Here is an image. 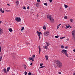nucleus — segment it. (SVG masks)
<instances>
[{"label": "nucleus", "instance_id": "nucleus-51", "mask_svg": "<svg viewBox=\"0 0 75 75\" xmlns=\"http://www.w3.org/2000/svg\"><path fill=\"white\" fill-rule=\"evenodd\" d=\"M67 41H69V39H67Z\"/></svg>", "mask_w": 75, "mask_h": 75}, {"label": "nucleus", "instance_id": "nucleus-15", "mask_svg": "<svg viewBox=\"0 0 75 75\" xmlns=\"http://www.w3.org/2000/svg\"><path fill=\"white\" fill-rule=\"evenodd\" d=\"M45 58L46 60L48 59V56H45Z\"/></svg>", "mask_w": 75, "mask_h": 75}, {"label": "nucleus", "instance_id": "nucleus-48", "mask_svg": "<svg viewBox=\"0 0 75 75\" xmlns=\"http://www.w3.org/2000/svg\"><path fill=\"white\" fill-rule=\"evenodd\" d=\"M73 51H74V52H75V49H74L73 50Z\"/></svg>", "mask_w": 75, "mask_h": 75}, {"label": "nucleus", "instance_id": "nucleus-19", "mask_svg": "<svg viewBox=\"0 0 75 75\" xmlns=\"http://www.w3.org/2000/svg\"><path fill=\"white\" fill-rule=\"evenodd\" d=\"M16 3H17L16 6H17L18 4H19V2L18 1H16Z\"/></svg>", "mask_w": 75, "mask_h": 75}, {"label": "nucleus", "instance_id": "nucleus-39", "mask_svg": "<svg viewBox=\"0 0 75 75\" xmlns=\"http://www.w3.org/2000/svg\"><path fill=\"white\" fill-rule=\"evenodd\" d=\"M69 27H70V28H72V26H70V25H69Z\"/></svg>", "mask_w": 75, "mask_h": 75}, {"label": "nucleus", "instance_id": "nucleus-27", "mask_svg": "<svg viewBox=\"0 0 75 75\" xmlns=\"http://www.w3.org/2000/svg\"><path fill=\"white\" fill-rule=\"evenodd\" d=\"M24 28V27H22L21 29V31H23V30Z\"/></svg>", "mask_w": 75, "mask_h": 75}, {"label": "nucleus", "instance_id": "nucleus-54", "mask_svg": "<svg viewBox=\"0 0 75 75\" xmlns=\"http://www.w3.org/2000/svg\"><path fill=\"white\" fill-rule=\"evenodd\" d=\"M61 10V8H60L59 9V10Z\"/></svg>", "mask_w": 75, "mask_h": 75}, {"label": "nucleus", "instance_id": "nucleus-41", "mask_svg": "<svg viewBox=\"0 0 75 75\" xmlns=\"http://www.w3.org/2000/svg\"><path fill=\"white\" fill-rule=\"evenodd\" d=\"M6 11L8 12V11H10L8 10H6Z\"/></svg>", "mask_w": 75, "mask_h": 75}, {"label": "nucleus", "instance_id": "nucleus-35", "mask_svg": "<svg viewBox=\"0 0 75 75\" xmlns=\"http://www.w3.org/2000/svg\"><path fill=\"white\" fill-rule=\"evenodd\" d=\"M23 8L24 10H25L26 9V8H25V6H23Z\"/></svg>", "mask_w": 75, "mask_h": 75}, {"label": "nucleus", "instance_id": "nucleus-10", "mask_svg": "<svg viewBox=\"0 0 75 75\" xmlns=\"http://www.w3.org/2000/svg\"><path fill=\"white\" fill-rule=\"evenodd\" d=\"M4 72L6 74H7V69H3Z\"/></svg>", "mask_w": 75, "mask_h": 75}, {"label": "nucleus", "instance_id": "nucleus-45", "mask_svg": "<svg viewBox=\"0 0 75 75\" xmlns=\"http://www.w3.org/2000/svg\"><path fill=\"white\" fill-rule=\"evenodd\" d=\"M26 68H27V67H24V69H26Z\"/></svg>", "mask_w": 75, "mask_h": 75}, {"label": "nucleus", "instance_id": "nucleus-56", "mask_svg": "<svg viewBox=\"0 0 75 75\" xmlns=\"http://www.w3.org/2000/svg\"><path fill=\"white\" fill-rule=\"evenodd\" d=\"M13 57L14 58H16V57H15V56L14 57V56H13Z\"/></svg>", "mask_w": 75, "mask_h": 75}, {"label": "nucleus", "instance_id": "nucleus-37", "mask_svg": "<svg viewBox=\"0 0 75 75\" xmlns=\"http://www.w3.org/2000/svg\"><path fill=\"white\" fill-rule=\"evenodd\" d=\"M37 1L38 2H40V0H37Z\"/></svg>", "mask_w": 75, "mask_h": 75}, {"label": "nucleus", "instance_id": "nucleus-9", "mask_svg": "<svg viewBox=\"0 0 75 75\" xmlns=\"http://www.w3.org/2000/svg\"><path fill=\"white\" fill-rule=\"evenodd\" d=\"M39 48V54H40V52H41V47H40V46H38Z\"/></svg>", "mask_w": 75, "mask_h": 75}, {"label": "nucleus", "instance_id": "nucleus-46", "mask_svg": "<svg viewBox=\"0 0 75 75\" xmlns=\"http://www.w3.org/2000/svg\"><path fill=\"white\" fill-rule=\"evenodd\" d=\"M37 17H38V14H37Z\"/></svg>", "mask_w": 75, "mask_h": 75}, {"label": "nucleus", "instance_id": "nucleus-32", "mask_svg": "<svg viewBox=\"0 0 75 75\" xmlns=\"http://www.w3.org/2000/svg\"><path fill=\"white\" fill-rule=\"evenodd\" d=\"M58 37H59V36L58 35H57V36H55V38H58Z\"/></svg>", "mask_w": 75, "mask_h": 75}, {"label": "nucleus", "instance_id": "nucleus-42", "mask_svg": "<svg viewBox=\"0 0 75 75\" xmlns=\"http://www.w3.org/2000/svg\"><path fill=\"white\" fill-rule=\"evenodd\" d=\"M61 74V72H59V74Z\"/></svg>", "mask_w": 75, "mask_h": 75}, {"label": "nucleus", "instance_id": "nucleus-18", "mask_svg": "<svg viewBox=\"0 0 75 75\" xmlns=\"http://www.w3.org/2000/svg\"><path fill=\"white\" fill-rule=\"evenodd\" d=\"M43 29H44V30H46V27H45V25L43 26Z\"/></svg>", "mask_w": 75, "mask_h": 75}, {"label": "nucleus", "instance_id": "nucleus-31", "mask_svg": "<svg viewBox=\"0 0 75 75\" xmlns=\"http://www.w3.org/2000/svg\"><path fill=\"white\" fill-rule=\"evenodd\" d=\"M1 47L0 46V52H1Z\"/></svg>", "mask_w": 75, "mask_h": 75}, {"label": "nucleus", "instance_id": "nucleus-55", "mask_svg": "<svg viewBox=\"0 0 75 75\" xmlns=\"http://www.w3.org/2000/svg\"><path fill=\"white\" fill-rule=\"evenodd\" d=\"M0 61H1V59H0Z\"/></svg>", "mask_w": 75, "mask_h": 75}, {"label": "nucleus", "instance_id": "nucleus-50", "mask_svg": "<svg viewBox=\"0 0 75 75\" xmlns=\"http://www.w3.org/2000/svg\"><path fill=\"white\" fill-rule=\"evenodd\" d=\"M73 75H75V73H74L73 74Z\"/></svg>", "mask_w": 75, "mask_h": 75}, {"label": "nucleus", "instance_id": "nucleus-1", "mask_svg": "<svg viewBox=\"0 0 75 75\" xmlns=\"http://www.w3.org/2000/svg\"><path fill=\"white\" fill-rule=\"evenodd\" d=\"M56 64L57 67H58L59 68H61L62 66V63L59 60L56 61Z\"/></svg>", "mask_w": 75, "mask_h": 75}, {"label": "nucleus", "instance_id": "nucleus-6", "mask_svg": "<svg viewBox=\"0 0 75 75\" xmlns=\"http://www.w3.org/2000/svg\"><path fill=\"white\" fill-rule=\"evenodd\" d=\"M36 33L37 34H38V36H39V40L41 38V35H42V33L41 32H39L38 31H37L36 32Z\"/></svg>", "mask_w": 75, "mask_h": 75}, {"label": "nucleus", "instance_id": "nucleus-4", "mask_svg": "<svg viewBox=\"0 0 75 75\" xmlns=\"http://www.w3.org/2000/svg\"><path fill=\"white\" fill-rule=\"evenodd\" d=\"M72 39L73 41H75V30H73L72 32Z\"/></svg>", "mask_w": 75, "mask_h": 75}, {"label": "nucleus", "instance_id": "nucleus-21", "mask_svg": "<svg viewBox=\"0 0 75 75\" xmlns=\"http://www.w3.org/2000/svg\"><path fill=\"white\" fill-rule=\"evenodd\" d=\"M46 44H47V47L49 46V45H50V44L48 43V42H46Z\"/></svg>", "mask_w": 75, "mask_h": 75}, {"label": "nucleus", "instance_id": "nucleus-57", "mask_svg": "<svg viewBox=\"0 0 75 75\" xmlns=\"http://www.w3.org/2000/svg\"><path fill=\"white\" fill-rule=\"evenodd\" d=\"M16 54H15V56H16Z\"/></svg>", "mask_w": 75, "mask_h": 75}, {"label": "nucleus", "instance_id": "nucleus-25", "mask_svg": "<svg viewBox=\"0 0 75 75\" xmlns=\"http://www.w3.org/2000/svg\"><path fill=\"white\" fill-rule=\"evenodd\" d=\"M44 5L46 6H47V5H48V4H47V3H44Z\"/></svg>", "mask_w": 75, "mask_h": 75}, {"label": "nucleus", "instance_id": "nucleus-20", "mask_svg": "<svg viewBox=\"0 0 75 75\" xmlns=\"http://www.w3.org/2000/svg\"><path fill=\"white\" fill-rule=\"evenodd\" d=\"M9 70H10V67H8L7 68V71L8 72V71H9Z\"/></svg>", "mask_w": 75, "mask_h": 75}, {"label": "nucleus", "instance_id": "nucleus-40", "mask_svg": "<svg viewBox=\"0 0 75 75\" xmlns=\"http://www.w3.org/2000/svg\"><path fill=\"white\" fill-rule=\"evenodd\" d=\"M27 9H28L30 8V7H29V6H28L27 7Z\"/></svg>", "mask_w": 75, "mask_h": 75}, {"label": "nucleus", "instance_id": "nucleus-12", "mask_svg": "<svg viewBox=\"0 0 75 75\" xmlns=\"http://www.w3.org/2000/svg\"><path fill=\"white\" fill-rule=\"evenodd\" d=\"M0 11L2 13H4V11H3V10H2V8H0Z\"/></svg>", "mask_w": 75, "mask_h": 75}, {"label": "nucleus", "instance_id": "nucleus-14", "mask_svg": "<svg viewBox=\"0 0 75 75\" xmlns=\"http://www.w3.org/2000/svg\"><path fill=\"white\" fill-rule=\"evenodd\" d=\"M8 30H9V31H10V32L13 31V30H12V29L11 28H9Z\"/></svg>", "mask_w": 75, "mask_h": 75}, {"label": "nucleus", "instance_id": "nucleus-53", "mask_svg": "<svg viewBox=\"0 0 75 75\" xmlns=\"http://www.w3.org/2000/svg\"><path fill=\"white\" fill-rule=\"evenodd\" d=\"M0 24H1V21H0Z\"/></svg>", "mask_w": 75, "mask_h": 75}, {"label": "nucleus", "instance_id": "nucleus-43", "mask_svg": "<svg viewBox=\"0 0 75 75\" xmlns=\"http://www.w3.org/2000/svg\"><path fill=\"white\" fill-rule=\"evenodd\" d=\"M7 4L8 6H10V4Z\"/></svg>", "mask_w": 75, "mask_h": 75}, {"label": "nucleus", "instance_id": "nucleus-3", "mask_svg": "<svg viewBox=\"0 0 75 75\" xmlns=\"http://www.w3.org/2000/svg\"><path fill=\"white\" fill-rule=\"evenodd\" d=\"M61 52L62 53H63V54H65V55H66L67 57H68V53H67L68 51L64 49L62 50Z\"/></svg>", "mask_w": 75, "mask_h": 75}, {"label": "nucleus", "instance_id": "nucleus-29", "mask_svg": "<svg viewBox=\"0 0 75 75\" xmlns=\"http://www.w3.org/2000/svg\"><path fill=\"white\" fill-rule=\"evenodd\" d=\"M27 74V72L25 71V75H26Z\"/></svg>", "mask_w": 75, "mask_h": 75}, {"label": "nucleus", "instance_id": "nucleus-30", "mask_svg": "<svg viewBox=\"0 0 75 75\" xmlns=\"http://www.w3.org/2000/svg\"><path fill=\"white\" fill-rule=\"evenodd\" d=\"M43 65V64H42V63H41V64H40V67H41V66H42Z\"/></svg>", "mask_w": 75, "mask_h": 75}, {"label": "nucleus", "instance_id": "nucleus-33", "mask_svg": "<svg viewBox=\"0 0 75 75\" xmlns=\"http://www.w3.org/2000/svg\"><path fill=\"white\" fill-rule=\"evenodd\" d=\"M70 21L72 23V22L73 21V20L72 19H71L70 20Z\"/></svg>", "mask_w": 75, "mask_h": 75}, {"label": "nucleus", "instance_id": "nucleus-44", "mask_svg": "<svg viewBox=\"0 0 75 75\" xmlns=\"http://www.w3.org/2000/svg\"><path fill=\"white\" fill-rule=\"evenodd\" d=\"M0 59H2V56H1V57H0Z\"/></svg>", "mask_w": 75, "mask_h": 75}, {"label": "nucleus", "instance_id": "nucleus-52", "mask_svg": "<svg viewBox=\"0 0 75 75\" xmlns=\"http://www.w3.org/2000/svg\"><path fill=\"white\" fill-rule=\"evenodd\" d=\"M66 28V29H67V28H68L66 27V28Z\"/></svg>", "mask_w": 75, "mask_h": 75}, {"label": "nucleus", "instance_id": "nucleus-8", "mask_svg": "<svg viewBox=\"0 0 75 75\" xmlns=\"http://www.w3.org/2000/svg\"><path fill=\"white\" fill-rule=\"evenodd\" d=\"M44 35L45 36H48L49 35V32H45L44 33Z\"/></svg>", "mask_w": 75, "mask_h": 75}, {"label": "nucleus", "instance_id": "nucleus-5", "mask_svg": "<svg viewBox=\"0 0 75 75\" xmlns=\"http://www.w3.org/2000/svg\"><path fill=\"white\" fill-rule=\"evenodd\" d=\"M15 20L16 21H17V22H21V18L20 17H16L15 18Z\"/></svg>", "mask_w": 75, "mask_h": 75}, {"label": "nucleus", "instance_id": "nucleus-2", "mask_svg": "<svg viewBox=\"0 0 75 75\" xmlns=\"http://www.w3.org/2000/svg\"><path fill=\"white\" fill-rule=\"evenodd\" d=\"M52 16H51V15H48L47 16V18H49L50 22V23H54V21H55L54 19L52 18Z\"/></svg>", "mask_w": 75, "mask_h": 75}, {"label": "nucleus", "instance_id": "nucleus-16", "mask_svg": "<svg viewBox=\"0 0 75 75\" xmlns=\"http://www.w3.org/2000/svg\"><path fill=\"white\" fill-rule=\"evenodd\" d=\"M61 24H60L58 25L57 26V29H58V28H59V26H60V25H61Z\"/></svg>", "mask_w": 75, "mask_h": 75}, {"label": "nucleus", "instance_id": "nucleus-11", "mask_svg": "<svg viewBox=\"0 0 75 75\" xmlns=\"http://www.w3.org/2000/svg\"><path fill=\"white\" fill-rule=\"evenodd\" d=\"M44 49H46V50H47L48 49V47H47V46H45L43 47Z\"/></svg>", "mask_w": 75, "mask_h": 75}, {"label": "nucleus", "instance_id": "nucleus-26", "mask_svg": "<svg viewBox=\"0 0 75 75\" xmlns=\"http://www.w3.org/2000/svg\"><path fill=\"white\" fill-rule=\"evenodd\" d=\"M64 18L65 19H67L68 18V17L67 16H65Z\"/></svg>", "mask_w": 75, "mask_h": 75}, {"label": "nucleus", "instance_id": "nucleus-7", "mask_svg": "<svg viewBox=\"0 0 75 75\" xmlns=\"http://www.w3.org/2000/svg\"><path fill=\"white\" fill-rule=\"evenodd\" d=\"M35 55H33V57H30L29 58V59H30V60H31L32 61H34V58H35Z\"/></svg>", "mask_w": 75, "mask_h": 75}, {"label": "nucleus", "instance_id": "nucleus-22", "mask_svg": "<svg viewBox=\"0 0 75 75\" xmlns=\"http://www.w3.org/2000/svg\"><path fill=\"white\" fill-rule=\"evenodd\" d=\"M64 7H65V8H68V6L67 5H65Z\"/></svg>", "mask_w": 75, "mask_h": 75}, {"label": "nucleus", "instance_id": "nucleus-28", "mask_svg": "<svg viewBox=\"0 0 75 75\" xmlns=\"http://www.w3.org/2000/svg\"><path fill=\"white\" fill-rule=\"evenodd\" d=\"M45 68V67L42 66H41L40 67V68Z\"/></svg>", "mask_w": 75, "mask_h": 75}, {"label": "nucleus", "instance_id": "nucleus-24", "mask_svg": "<svg viewBox=\"0 0 75 75\" xmlns=\"http://www.w3.org/2000/svg\"><path fill=\"white\" fill-rule=\"evenodd\" d=\"M61 48H62V49L64 48V46H63L62 45H61Z\"/></svg>", "mask_w": 75, "mask_h": 75}, {"label": "nucleus", "instance_id": "nucleus-23", "mask_svg": "<svg viewBox=\"0 0 75 75\" xmlns=\"http://www.w3.org/2000/svg\"><path fill=\"white\" fill-rule=\"evenodd\" d=\"M65 38V37L64 36L63 37L60 38V40H62V39H63V38Z\"/></svg>", "mask_w": 75, "mask_h": 75}, {"label": "nucleus", "instance_id": "nucleus-13", "mask_svg": "<svg viewBox=\"0 0 75 75\" xmlns=\"http://www.w3.org/2000/svg\"><path fill=\"white\" fill-rule=\"evenodd\" d=\"M3 33V30L1 28H0V35L2 34Z\"/></svg>", "mask_w": 75, "mask_h": 75}, {"label": "nucleus", "instance_id": "nucleus-17", "mask_svg": "<svg viewBox=\"0 0 75 75\" xmlns=\"http://www.w3.org/2000/svg\"><path fill=\"white\" fill-rule=\"evenodd\" d=\"M35 5L36 6V7H38V6H39V4L38 3H36V4H35Z\"/></svg>", "mask_w": 75, "mask_h": 75}, {"label": "nucleus", "instance_id": "nucleus-47", "mask_svg": "<svg viewBox=\"0 0 75 75\" xmlns=\"http://www.w3.org/2000/svg\"><path fill=\"white\" fill-rule=\"evenodd\" d=\"M32 63H31L30 64V65H32Z\"/></svg>", "mask_w": 75, "mask_h": 75}, {"label": "nucleus", "instance_id": "nucleus-36", "mask_svg": "<svg viewBox=\"0 0 75 75\" xmlns=\"http://www.w3.org/2000/svg\"><path fill=\"white\" fill-rule=\"evenodd\" d=\"M66 26L67 28H69V26L67 25H66Z\"/></svg>", "mask_w": 75, "mask_h": 75}, {"label": "nucleus", "instance_id": "nucleus-34", "mask_svg": "<svg viewBox=\"0 0 75 75\" xmlns=\"http://www.w3.org/2000/svg\"><path fill=\"white\" fill-rule=\"evenodd\" d=\"M49 1L50 3H52V0H50Z\"/></svg>", "mask_w": 75, "mask_h": 75}, {"label": "nucleus", "instance_id": "nucleus-58", "mask_svg": "<svg viewBox=\"0 0 75 75\" xmlns=\"http://www.w3.org/2000/svg\"><path fill=\"white\" fill-rule=\"evenodd\" d=\"M74 60H75V59H74Z\"/></svg>", "mask_w": 75, "mask_h": 75}, {"label": "nucleus", "instance_id": "nucleus-49", "mask_svg": "<svg viewBox=\"0 0 75 75\" xmlns=\"http://www.w3.org/2000/svg\"><path fill=\"white\" fill-rule=\"evenodd\" d=\"M23 66H24V67H26V65H24Z\"/></svg>", "mask_w": 75, "mask_h": 75}, {"label": "nucleus", "instance_id": "nucleus-38", "mask_svg": "<svg viewBox=\"0 0 75 75\" xmlns=\"http://www.w3.org/2000/svg\"><path fill=\"white\" fill-rule=\"evenodd\" d=\"M65 49H67L68 48V46H67L65 47Z\"/></svg>", "mask_w": 75, "mask_h": 75}]
</instances>
